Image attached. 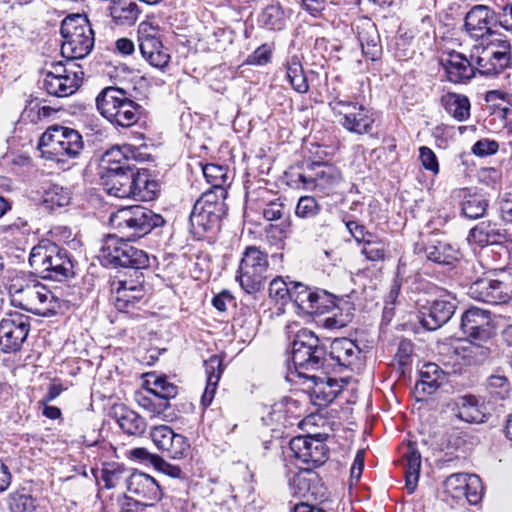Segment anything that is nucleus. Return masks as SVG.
<instances>
[{"instance_id":"4c0bfd02","label":"nucleus","mask_w":512,"mask_h":512,"mask_svg":"<svg viewBox=\"0 0 512 512\" xmlns=\"http://www.w3.org/2000/svg\"><path fill=\"white\" fill-rule=\"evenodd\" d=\"M80 76H48L42 81V88L51 96L67 97L72 95L80 86Z\"/></svg>"},{"instance_id":"e2e57ef3","label":"nucleus","mask_w":512,"mask_h":512,"mask_svg":"<svg viewBox=\"0 0 512 512\" xmlns=\"http://www.w3.org/2000/svg\"><path fill=\"white\" fill-rule=\"evenodd\" d=\"M44 76H57L65 77V76H80L82 78L83 71L80 70V66H77L74 61L71 64H68V58H66V63L63 62H52L51 69L44 71Z\"/></svg>"},{"instance_id":"774afa93","label":"nucleus","mask_w":512,"mask_h":512,"mask_svg":"<svg viewBox=\"0 0 512 512\" xmlns=\"http://www.w3.org/2000/svg\"><path fill=\"white\" fill-rule=\"evenodd\" d=\"M497 205L500 218L505 223L512 224V193L508 192L499 196Z\"/></svg>"},{"instance_id":"2eb2a0df","label":"nucleus","mask_w":512,"mask_h":512,"mask_svg":"<svg viewBox=\"0 0 512 512\" xmlns=\"http://www.w3.org/2000/svg\"><path fill=\"white\" fill-rule=\"evenodd\" d=\"M477 71L485 76H495L512 65V47L508 40L490 41L476 58Z\"/></svg>"},{"instance_id":"9b49d317","label":"nucleus","mask_w":512,"mask_h":512,"mask_svg":"<svg viewBox=\"0 0 512 512\" xmlns=\"http://www.w3.org/2000/svg\"><path fill=\"white\" fill-rule=\"evenodd\" d=\"M15 293L21 295L20 307L37 316L49 317L57 314L60 308V300L45 285L37 280H30L25 285L18 287L12 285Z\"/></svg>"},{"instance_id":"c03bdc74","label":"nucleus","mask_w":512,"mask_h":512,"mask_svg":"<svg viewBox=\"0 0 512 512\" xmlns=\"http://www.w3.org/2000/svg\"><path fill=\"white\" fill-rule=\"evenodd\" d=\"M129 152L130 145L114 146L107 150L101 158L100 172L108 171L110 168L127 169L130 165H134L128 159Z\"/></svg>"},{"instance_id":"79ce46f5","label":"nucleus","mask_w":512,"mask_h":512,"mask_svg":"<svg viewBox=\"0 0 512 512\" xmlns=\"http://www.w3.org/2000/svg\"><path fill=\"white\" fill-rule=\"evenodd\" d=\"M461 215L468 219H478L484 216L488 201L483 195L470 193L468 189L462 191Z\"/></svg>"},{"instance_id":"0e129e2a","label":"nucleus","mask_w":512,"mask_h":512,"mask_svg":"<svg viewBox=\"0 0 512 512\" xmlns=\"http://www.w3.org/2000/svg\"><path fill=\"white\" fill-rule=\"evenodd\" d=\"M419 159L426 170L435 175L439 173L438 159L432 149L426 146H421L419 148Z\"/></svg>"},{"instance_id":"a19ab883","label":"nucleus","mask_w":512,"mask_h":512,"mask_svg":"<svg viewBox=\"0 0 512 512\" xmlns=\"http://www.w3.org/2000/svg\"><path fill=\"white\" fill-rule=\"evenodd\" d=\"M140 10L135 0H115L110 7V15L118 25H132Z\"/></svg>"},{"instance_id":"7ed1b4c3","label":"nucleus","mask_w":512,"mask_h":512,"mask_svg":"<svg viewBox=\"0 0 512 512\" xmlns=\"http://www.w3.org/2000/svg\"><path fill=\"white\" fill-rule=\"evenodd\" d=\"M95 102L101 116L114 126L122 128L135 125L144 110L139 103L131 99L126 90L114 86L102 89Z\"/></svg>"},{"instance_id":"39448f33","label":"nucleus","mask_w":512,"mask_h":512,"mask_svg":"<svg viewBox=\"0 0 512 512\" xmlns=\"http://www.w3.org/2000/svg\"><path fill=\"white\" fill-rule=\"evenodd\" d=\"M38 148L48 160L65 163L77 158L84 148L82 135L75 129L52 125L41 135Z\"/></svg>"},{"instance_id":"5fc2aeb1","label":"nucleus","mask_w":512,"mask_h":512,"mask_svg":"<svg viewBox=\"0 0 512 512\" xmlns=\"http://www.w3.org/2000/svg\"><path fill=\"white\" fill-rule=\"evenodd\" d=\"M469 476L470 474L466 473L451 474L445 479L443 483L445 492L454 499H463V495H465V484H467V479Z\"/></svg>"},{"instance_id":"bf43d9fd","label":"nucleus","mask_w":512,"mask_h":512,"mask_svg":"<svg viewBox=\"0 0 512 512\" xmlns=\"http://www.w3.org/2000/svg\"><path fill=\"white\" fill-rule=\"evenodd\" d=\"M464 492L463 499H466L470 505H477L483 497V486L480 477L470 474Z\"/></svg>"},{"instance_id":"052dcab7","label":"nucleus","mask_w":512,"mask_h":512,"mask_svg":"<svg viewBox=\"0 0 512 512\" xmlns=\"http://www.w3.org/2000/svg\"><path fill=\"white\" fill-rule=\"evenodd\" d=\"M320 210L321 206L314 197L302 196L296 205L295 214L299 218L309 219L318 215Z\"/></svg>"},{"instance_id":"f03ea898","label":"nucleus","mask_w":512,"mask_h":512,"mask_svg":"<svg viewBox=\"0 0 512 512\" xmlns=\"http://www.w3.org/2000/svg\"><path fill=\"white\" fill-rule=\"evenodd\" d=\"M29 265L44 279L61 282L74 276V262L69 251L48 239L32 248Z\"/></svg>"},{"instance_id":"6e6d98bb","label":"nucleus","mask_w":512,"mask_h":512,"mask_svg":"<svg viewBox=\"0 0 512 512\" xmlns=\"http://www.w3.org/2000/svg\"><path fill=\"white\" fill-rule=\"evenodd\" d=\"M146 392L169 402L178 395V387L169 382L166 377H156L153 386L147 388Z\"/></svg>"},{"instance_id":"7c9ffc66","label":"nucleus","mask_w":512,"mask_h":512,"mask_svg":"<svg viewBox=\"0 0 512 512\" xmlns=\"http://www.w3.org/2000/svg\"><path fill=\"white\" fill-rule=\"evenodd\" d=\"M361 350L358 345L348 338H336L330 344V351L327 352L329 359L333 361L340 370L349 368L358 359Z\"/></svg>"},{"instance_id":"58836bf2","label":"nucleus","mask_w":512,"mask_h":512,"mask_svg":"<svg viewBox=\"0 0 512 512\" xmlns=\"http://www.w3.org/2000/svg\"><path fill=\"white\" fill-rule=\"evenodd\" d=\"M403 458L405 461V487L407 492L412 494L417 487L421 469V454L415 443H408Z\"/></svg>"},{"instance_id":"20e7f679","label":"nucleus","mask_w":512,"mask_h":512,"mask_svg":"<svg viewBox=\"0 0 512 512\" xmlns=\"http://www.w3.org/2000/svg\"><path fill=\"white\" fill-rule=\"evenodd\" d=\"M164 223L160 214L140 205L122 207L109 217V226L119 234L118 237L133 241Z\"/></svg>"},{"instance_id":"1a4fd4ad","label":"nucleus","mask_w":512,"mask_h":512,"mask_svg":"<svg viewBox=\"0 0 512 512\" xmlns=\"http://www.w3.org/2000/svg\"><path fill=\"white\" fill-rule=\"evenodd\" d=\"M285 379L295 389L306 393L311 403L319 408L327 407L343 390L342 381L329 376L300 374L297 371L287 372Z\"/></svg>"},{"instance_id":"4be33fe9","label":"nucleus","mask_w":512,"mask_h":512,"mask_svg":"<svg viewBox=\"0 0 512 512\" xmlns=\"http://www.w3.org/2000/svg\"><path fill=\"white\" fill-rule=\"evenodd\" d=\"M461 329L471 339L489 342L492 337L489 312L477 307L466 310L461 317Z\"/></svg>"},{"instance_id":"603ef678","label":"nucleus","mask_w":512,"mask_h":512,"mask_svg":"<svg viewBox=\"0 0 512 512\" xmlns=\"http://www.w3.org/2000/svg\"><path fill=\"white\" fill-rule=\"evenodd\" d=\"M292 282L282 277L274 278L269 284L270 298L283 306L289 303L292 297Z\"/></svg>"},{"instance_id":"4d7b16f0","label":"nucleus","mask_w":512,"mask_h":512,"mask_svg":"<svg viewBox=\"0 0 512 512\" xmlns=\"http://www.w3.org/2000/svg\"><path fill=\"white\" fill-rule=\"evenodd\" d=\"M313 309L308 315H322L337 308L335 298L325 290H316L313 299Z\"/></svg>"},{"instance_id":"09e8293b","label":"nucleus","mask_w":512,"mask_h":512,"mask_svg":"<svg viewBox=\"0 0 512 512\" xmlns=\"http://www.w3.org/2000/svg\"><path fill=\"white\" fill-rule=\"evenodd\" d=\"M203 175L212 187H227L230 185L228 167L224 165L207 163L202 166Z\"/></svg>"},{"instance_id":"6e6552de","label":"nucleus","mask_w":512,"mask_h":512,"mask_svg":"<svg viewBox=\"0 0 512 512\" xmlns=\"http://www.w3.org/2000/svg\"><path fill=\"white\" fill-rule=\"evenodd\" d=\"M130 241L117 235H107L103 240L100 258L113 267L134 269L137 275L140 270L149 267V256L144 250L132 246Z\"/></svg>"},{"instance_id":"69168bd1","label":"nucleus","mask_w":512,"mask_h":512,"mask_svg":"<svg viewBox=\"0 0 512 512\" xmlns=\"http://www.w3.org/2000/svg\"><path fill=\"white\" fill-rule=\"evenodd\" d=\"M272 50L269 45L259 46L252 54L247 57L246 63L250 65H266L271 61Z\"/></svg>"},{"instance_id":"a18cd8bd","label":"nucleus","mask_w":512,"mask_h":512,"mask_svg":"<svg viewBox=\"0 0 512 512\" xmlns=\"http://www.w3.org/2000/svg\"><path fill=\"white\" fill-rule=\"evenodd\" d=\"M131 471L118 462H106L101 468L100 479L104 482V488L113 489L117 487L121 481L128 478Z\"/></svg>"},{"instance_id":"c85d7f7f","label":"nucleus","mask_w":512,"mask_h":512,"mask_svg":"<svg viewBox=\"0 0 512 512\" xmlns=\"http://www.w3.org/2000/svg\"><path fill=\"white\" fill-rule=\"evenodd\" d=\"M291 15V9L284 7L279 0H271L259 14L258 24L270 31H282Z\"/></svg>"},{"instance_id":"bb28decb","label":"nucleus","mask_w":512,"mask_h":512,"mask_svg":"<svg viewBox=\"0 0 512 512\" xmlns=\"http://www.w3.org/2000/svg\"><path fill=\"white\" fill-rule=\"evenodd\" d=\"M441 63L446 71L448 81L460 84L466 83L475 76L476 67L461 53L451 52Z\"/></svg>"},{"instance_id":"8fccbe9b","label":"nucleus","mask_w":512,"mask_h":512,"mask_svg":"<svg viewBox=\"0 0 512 512\" xmlns=\"http://www.w3.org/2000/svg\"><path fill=\"white\" fill-rule=\"evenodd\" d=\"M491 345V339L487 343H484L480 340L471 339L463 348L465 352V358H467L470 363L481 364L490 356Z\"/></svg>"},{"instance_id":"4468645a","label":"nucleus","mask_w":512,"mask_h":512,"mask_svg":"<svg viewBox=\"0 0 512 512\" xmlns=\"http://www.w3.org/2000/svg\"><path fill=\"white\" fill-rule=\"evenodd\" d=\"M138 43L142 57L154 68L165 71L171 61L168 47L162 42L160 29L143 21L138 26Z\"/></svg>"},{"instance_id":"473e14b6","label":"nucleus","mask_w":512,"mask_h":512,"mask_svg":"<svg viewBox=\"0 0 512 512\" xmlns=\"http://www.w3.org/2000/svg\"><path fill=\"white\" fill-rule=\"evenodd\" d=\"M205 372L207 375L206 387L201 398V403L204 407H208L214 398L218 382L224 372L225 366L223 359L220 355H211L203 362Z\"/></svg>"},{"instance_id":"f257e3e1","label":"nucleus","mask_w":512,"mask_h":512,"mask_svg":"<svg viewBox=\"0 0 512 512\" xmlns=\"http://www.w3.org/2000/svg\"><path fill=\"white\" fill-rule=\"evenodd\" d=\"M290 457H294L303 464L308 465L304 468L310 470L311 467H317L324 464L328 458V448L326 444L313 436H297L290 440ZM316 480V476L310 471L307 474H298L291 480V485L296 488L295 494L306 498L309 495H315L311 483Z\"/></svg>"},{"instance_id":"13d9d810","label":"nucleus","mask_w":512,"mask_h":512,"mask_svg":"<svg viewBox=\"0 0 512 512\" xmlns=\"http://www.w3.org/2000/svg\"><path fill=\"white\" fill-rule=\"evenodd\" d=\"M487 389L496 399H505L510 394V382L504 375L494 374L487 380Z\"/></svg>"},{"instance_id":"b1692460","label":"nucleus","mask_w":512,"mask_h":512,"mask_svg":"<svg viewBox=\"0 0 512 512\" xmlns=\"http://www.w3.org/2000/svg\"><path fill=\"white\" fill-rule=\"evenodd\" d=\"M135 165L129 168H110L108 171L100 172V183L107 194L118 198H129L132 193L131 181Z\"/></svg>"},{"instance_id":"423d86ee","label":"nucleus","mask_w":512,"mask_h":512,"mask_svg":"<svg viewBox=\"0 0 512 512\" xmlns=\"http://www.w3.org/2000/svg\"><path fill=\"white\" fill-rule=\"evenodd\" d=\"M60 33L63 38L61 54L68 58V64L85 58L94 47V32L85 15L67 16L61 23Z\"/></svg>"},{"instance_id":"338daca9","label":"nucleus","mask_w":512,"mask_h":512,"mask_svg":"<svg viewBox=\"0 0 512 512\" xmlns=\"http://www.w3.org/2000/svg\"><path fill=\"white\" fill-rule=\"evenodd\" d=\"M498 149L499 144L497 141L484 138L478 140L472 146V153L479 157H485L497 153Z\"/></svg>"},{"instance_id":"2f4dec72","label":"nucleus","mask_w":512,"mask_h":512,"mask_svg":"<svg viewBox=\"0 0 512 512\" xmlns=\"http://www.w3.org/2000/svg\"><path fill=\"white\" fill-rule=\"evenodd\" d=\"M506 239L505 231L496 227L490 221H482L470 229L467 241L470 245L483 248L501 244Z\"/></svg>"},{"instance_id":"9d476101","label":"nucleus","mask_w":512,"mask_h":512,"mask_svg":"<svg viewBox=\"0 0 512 512\" xmlns=\"http://www.w3.org/2000/svg\"><path fill=\"white\" fill-rule=\"evenodd\" d=\"M268 267L267 253L257 246H248L243 252L236 280L246 293H257L264 287Z\"/></svg>"},{"instance_id":"a878e982","label":"nucleus","mask_w":512,"mask_h":512,"mask_svg":"<svg viewBox=\"0 0 512 512\" xmlns=\"http://www.w3.org/2000/svg\"><path fill=\"white\" fill-rule=\"evenodd\" d=\"M110 416L116 421L122 431L131 436L142 435L147 428L146 420L124 404L111 407Z\"/></svg>"},{"instance_id":"cd10ccee","label":"nucleus","mask_w":512,"mask_h":512,"mask_svg":"<svg viewBox=\"0 0 512 512\" xmlns=\"http://www.w3.org/2000/svg\"><path fill=\"white\" fill-rule=\"evenodd\" d=\"M422 250L429 261L440 265H453L460 257L458 247L446 240L435 237H430Z\"/></svg>"},{"instance_id":"c756f323","label":"nucleus","mask_w":512,"mask_h":512,"mask_svg":"<svg viewBox=\"0 0 512 512\" xmlns=\"http://www.w3.org/2000/svg\"><path fill=\"white\" fill-rule=\"evenodd\" d=\"M133 177L131 181L132 190L129 198L137 201H152L156 198L160 191V184L157 180L153 179L147 169L137 168L133 170Z\"/></svg>"},{"instance_id":"72a5a7b5","label":"nucleus","mask_w":512,"mask_h":512,"mask_svg":"<svg viewBox=\"0 0 512 512\" xmlns=\"http://www.w3.org/2000/svg\"><path fill=\"white\" fill-rule=\"evenodd\" d=\"M205 372L207 375L206 387L201 398V403L204 407H208L214 398L218 382L224 372L225 366L223 359L220 355H211L203 362Z\"/></svg>"},{"instance_id":"3c124183","label":"nucleus","mask_w":512,"mask_h":512,"mask_svg":"<svg viewBox=\"0 0 512 512\" xmlns=\"http://www.w3.org/2000/svg\"><path fill=\"white\" fill-rule=\"evenodd\" d=\"M8 506L10 512H35L38 505L31 494L21 490L10 494Z\"/></svg>"},{"instance_id":"412c9836","label":"nucleus","mask_w":512,"mask_h":512,"mask_svg":"<svg viewBox=\"0 0 512 512\" xmlns=\"http://www.w3.org/2000/svg\"><path fill=\"white\" fill-rule=\"evenodd\" d=\"M311 168L314 170L313 174L300 173L298 175V179L305 189H319L325 192L327 189L338 186L342 180L341 172L333 165L315 162Z\"/></svg>"},{"instance_id":"5701e85b","label":"nucleus","mask_w":512,"mask_h":512,"mask_svg":"<svg viewBox=\"0 0 512 512\" xmlns=\"http://www.w3.org/2000/svg\"><path fill=\"white\" fill-rule=\"evenodd\" d=\"M444 411L466 423H482L485 418L478 399L474 395H461L451 398L445 403Z\"/></svg>"},{"instance_id":"ea45409f","label":"nucleus","mask_w":512,"mask_h":512,"mask_svg":"<svg viewBox=\"0 0 512 512\" xmlns=\"http://www.w3.org/2000/svg\"><path fill=\"white\" fill-rule=\"evenodd\" d=\"M284 67L286 70V78L292 88L300 94L307 93L309 91V84L303 69L301 57L296 54L289 56Z\"/></svg>"},{"instance_id":"864d4df0","label":"nucleus","mask_w":512,"mask_h":512,"mask_svg":"<svg viewBox=\"0 0 512 512\" xmlns=\"http://www.w3.org/2000/svg\"><path fill=\"white\" fill-rule=\"evenodd\" d=\"M413 347V343L408 339H402L398 343L394 362L397 364L401 375H405L410 370L413 361Z\"/></svg>"},{"instance_id":"6ab92c4d","label":"nucleus","mask_w":512,"mask_h":512,"mask_svg":"<svg viewBox=\"0 0 512 512\" xmlns=\"http://www.w3.org/2000/svg\"><path fill=\"white\" fill-rule=\"evenodd\" d=\"M496 23V13L490 7L475 5L465 16L464 30L471 38L482 39L493 33Z\"/></svg>"},{"instance_id":"680f3d73","label":"nucleus","mask_w":512,"mask_h":512,"mask_svg":"<svg viewBox=\"0 0 512 512\" xmlns=\"http://www.w3.org/2000/svg\"><path fill=\"white\" fill-rule=\"evenodd\" d=\"M147 411L150 412L152 416L160 417L165 421H173L176 418L175 411L172 409L170 402L162 400L153 394L152 401Z\"/></svg>"},{"instance_id":"a211bd4d","label":"nucleus","mask_w":512,"mask_h":512,"mask_svg":"<svg viewBox=\"0 0 512 512\" xmlns=\"http://www.w3.org/2000/svg\"><path fill=\"white\" fill-rule=\"evenodd\" d=\"M150 437L157 449L172 459H182L190 447L186 437L175 433L167 425L154 426Z\"/></svg>"},{"instance_id":"dca6fc26","label":"nucleus","mask_w":512,"mask_h":512,"mask_svg":"<svg viewBox=\"0 0 512 512\" xmlns=\"http://www.w3.org/2000/svg\"><path fill=\"white\" fill-rule=\"evenodd\" d=\"M31 329V318L19 312H11L0 320V348L4 353L21 350Z\"/></svg>"},{"instance_id":"37998d69","label":"nucleus","mask_w":512,"mask_h":512,"mask_svg":"<svg viewBox=\"0 0 512 512\" xmlns=\"http://www.w3.org/2000/svg\"><path fill=\"white\" fill-rule=\"evenodd\" d=\"M70 201L71 191L68 188L52 184L44 190L41 205L48 211H55L69 205Z\"/></svg>"},{"instance_id":"e433bc0d","label":"nucleus","mask_w":512,"mask_h":512,"mask_svg":"<svg viewBox=\"0 0 512 512\" xmlns=\"http://www.w3.org/2000/svg\"><path fill=\"white\" fill-rule=\"evenodd\" d=\"M420 379L415 384L417 393L433 394L444 382L445 372L436 363H425L419 370Z\"/></svg>"},{"instance_id":"ddd939ff","label":"nucleus","mask_w":512,"mask_h":512,"mask_svg":"<svg viewBox=\"0 0 512 512\" xmlns=\"http://www.w3.org/2000/svg\"><path fill=\"white\" fill-rule=\"evenodd\" d=\"M468 294L488 304H505L512 299V272L500 271L491 278L478 279L471 284Z\"/></svg>"},{"instance_id":"c9c22d12","label":"nucleus","mask_w":512,"mask_h":512,"mask_svg":"<svg viewBox=\"0 0 512 512\" xmlns=\"http://www.w3.org/2000/svg\"><path fill=\"white\" fill-rule=\"evenodd\" d=\"M439 104L450 117L458 122H464L470 118L471 103L466 95L447 92L440 97Z\"/></svg>"},{"instance_id":"f3484780","label":"nucleus","mask_w":512,"mask_h":512,"mask_svg":"<svg viewBox=\"0 0 512 512\" xmlns=\"http://www.w3.org/2000/svg\"><path fill=\"white\" fill-rule=\"evenodd\" d=\"M456 308V299L450 294H445L431 301L429 305L421 306L417 317L423 328L434 331L452 318Z\"/></svg>"},{"instance_id":"0eeeda50","label":"nucleus","mask_w":512,"mask_h":512,"mask_svg":"<svg viewBox=\"0 0 512 512\" xmlns=\"http://www.w3.org/2000/svg\"><path fill=\"white\" fill-rule=\"evenodd\" d=\"M291 358L293 368L288 366L287 372L307 374V371L318 370L323 368L327 361L326 345L314 332L302 329L292 342Z\"/></svg>"},{"instance_id":"de8ad7c7","label":"nucleus","mask_w":512,"mask_h":512,"mask_svg":"<svg viewBox=\"0 0 512 512\" xmlns=\"http://www.w3.org/2000/svg\"><path fill=\"white\" fill-rule=\"evenodd\" d=\"M389 243L375 234L363 244L362 254L370 261H384L387 258Z\"/></svg>"},{"instance_id":"49530a36","label":"nucleus","mask_w":512,"mask_h":512,"mask_svg":"<svg viewBox=\"0 0 512 512\" xmlns=\"http://www.w3.org/2000/svg\"><path fill=\"white\" fill-rule=\"evenodd\" d=\"M315 291L301 282H292L291 301L304 314L311 313Z\"/></svg>"},{"instance_id":"f704fd0d","label":"nucleus","mask_w":512,"mask_h":512,"mask_svg":"<svg viewBox=\"0 0 512 512\" xmlns=\"http://www.w3.org/2000/svg\"><path fill=\"white\" fill-rule=\"evenodd\" d=\"M220 219L201 207L193 206L189 217V230L193 237L201 240L219 227Z\"/></svg>"},{"instance_id":"393cba45","label":"nucleus","mask_w":512,"mask_h":512,"mask_svg":"<svg viewBox=\"0 0 512 512\" xmlns=\"http://www.w3.org/2000/svg\"><path fill=\"white\" fill-rule=\"evenodd\" d=\"M135 277V280L120 281L112 296L113 304L120 312H128L130 307H134L144 297V275L139 273Z\"/></svg>"},{"instance_id":"f8f14e48","label":"nucleus","mask_w":512,"mask_h":512,"mask_svg":"<svg viewBox=\"0 0 512 512\" xmlns=\"http://www.w3.org/2000/svg\"><path fill=\"white\" fill-rule=\"evenodd\" d=\"M334 114L342 116L339 123L350 133L370 134L375 123L374 112L359 102L335 98L329 103Z\"/></svg>"},{"instance_id":"aec40b11","label":"nucleus","mask_w":512,"mask_h":512,"mask_svg":"<svg viewBox=\"0 0 512 512\" xmlns=\"http://www.w3.org/2000/svg\"><path fill=\"white\" fill-rule=\"evenodd\" d=\"M126 489L129 493L144 500L149 506H153L163 497V492L158 482L150 475L132 471L126 479Z\"/></svg>"}]
</instances>
